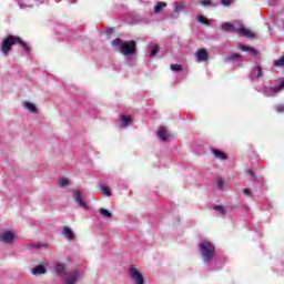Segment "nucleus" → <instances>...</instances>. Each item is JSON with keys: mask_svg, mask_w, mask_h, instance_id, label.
Instances as JSON below:
<instances>
[{"mask_svg": "<svg viewBox=\"0 0 284 284\" xmlns=\"http://www.w3.org/2000/svg\"><path fill=\"white\" fill-rule=\"evenodd\" d=\"M24 108L26 110H28L31 113H36L37 112V105H34V103L31 102H24Z\"/></svg>", "mask_w": 284, "mask_h": 284, "instance_id": "6ab92c4d", "label": "nucleus"}, {"mask_svg": "<svg viewBox=\"0 0 284 284\" xmlns=\"http://www.w3.org/2000/svg\"><path fill=\"white\" fill-rule=\"evenodd\" d=\"M156 54H159V47L158 45H155L151 49L150 57H156Z\"/></svg>", "mask_w": 284, "mask_h": 284, "instance_id": "7c9ffc66", "label": "nucleus"}, {"mask_svg": "<svg viewBox=\"0 0 284 284\" xmlns=\"http://www.w3.org/2000/svg\"><path fill=\"white\" fill-rule=\"evenodd\" d=\"M54 272L57 276H63V274H65V265L61 263H57L54 267Z\"/></svg>", "mask_w": 284, "mask_h": 284, "instance_id": "dca6fc26", "label": "nucleus"}, {"mask_svg": "<svg viewBox=\"0 0 284 284\" xmlns=\"http://www.w3.org/2000/svg\"><path fill=\"white\" fill-rule=\"evenodd\" d=\"M199 250L204 263H210L212 258H214V252H216V247L214 244H212V242L203 241L199 245Z\"/></svg>", "mask_w": 284, "mask_h": 284, "instance_id": "7ed1b4c3", "label": "nucleus"}, {"mask_svg": "<svg viewBox=\"0 0 284 284\" xmlns=\"http://www.w3.org/2000/svg\"><path fill=\"white\" fill-rule=\"evenodd\" d=\"M83 278V270L75 268L64 274L63 284H77Z\"/></svg>", "mask_w": 284, "mask_h": 284, "instance_id": "20e7f679", "label": "nucleus"}, {"mask_svg": "<svg viewBox=\"0 0 284 284\" xmlns=\"http://www.w3.org/2000/svg\"><path fill=\"white\" fill-rule=\"evenodd\" d=\"M99 213L101 214V216H103V219H112V213L106 209H100Z\"/></svg>", "mask_w": 284, "mask_h": 284, "instance_id": "4be33fe9", "label": "nucleus"}, {"mask_svg": "<svg viewBox=\"0 0 284 284\" xmlns=\"http://www.w3.org/2000/svg\"><path fill=\"white\" fill-rule=\"evenodd\" d=\"M112 45L114 48H121V45H123V40H121L120 38H116L112 41Z\"/></svg>", "mask_w": 284, "mask_h": 284, "instance_id": "bb28decb", "label": "nucleus"}, {"mask_svg": "<svg viewBox=\"0 0 284 284\" xmlns=\"http://www.w3.org/2000/svg\"><path fill=\"white\" fill-rule=\"evenodd\" d=\"M247 174H250V176H254V172L252 170H248Z\"/></svg>", "mask_w": 284, "mask_h": 284, "instance_id": "4c0bfd02", "label": "nucleus"}, {"mask_svg": "<svg viewBox=\"0 0 284 284\" xmlns=\"http://www.w3.org/2000/svg\"><path fill=\"white\" fill-rule=\"evenodd\" d=\"M128 125H132V118L129 115H122L121 121H120V128L125 130V128H128Z\"/></svg>", "mask_w": 284, "mask_h": 284, "instance_id": "4468645a", "label": "nucleus"}, {"mask_svg": "<svg viewBox=\"0 0 284 284\" xmlns=\"http://www.w3.org/2000/svg\"><path fill=\"white\" fill-rule=\"evenodd\" d=\"M120 52L124 57H132L136 52V42L134 40L123 42Z\"/></svg>", "mask_w": 284, "mask_h": 284, "instance_id": "39448f33", "label": "nucleus"}, {"mask_svg": "<svg viewBox=\"0 0 284 284\" xmlns=\"http://www.w3.org/2000/svg\"><path fill=\"white\" fill-rule=\"evenodd\" d=\"M181 10H183V4H181L180 2H175L174 12H181Z\"/></svg>", "mask_w": 284, "mask_h": 284, "instance_id": "c756f323", "label": "nucleus"}, {"mask_svg": "<svg viewBox=\"0 0 284 284\" xmlns=\"http://www.w3.org/2000/svg\"><path fill=\"white\" fill-rule=\"evenodd\" d=\"M158 138L160 141H168L170 139V133L168 132V129L165 126H161L158 130Z\"/></svg>", "mask_w": 284, "mask_h": 284, "instance_id": "f8f14e48", "label": "nucleus"}, {"mask_svg": "<svg viewBox=\"0 0 284 284\" xmlns=\"http://www.w3.org/2000/svg\"><path fill=\"white\" fill-rule=\"evenodd\" d=\"M20 10H26V8H32V4L24 6L21 0L18 1Z\"/></svg>", "mask_w": 284, "mask_h": 284, "instance_id": "2f4dec72", "label": "nucleus"}, {"mask_svg": "<svg viewBox=\"0 0 284 284\" xmlns=\"http://www.w3.org/2000/svg\"><path fill=\"white\" fill-rule=\"evenodd\" d=\"M213 210H215L216 213L220 214V216H225L226 212H225V207L221 206V205H215L213 207Z\"/></svg>", "mask_w": 284, "mask_h": 284, "instance_id": "5701e85b", "label": "nucleus"}, {"mask_svg": "<svg viewBox=\"0 0 284 284\" xmlns=\"http://www.w3.org/2000/svg\"><path fill=\"white\" fill-rule=\"evenodd\" d=\"M171 70L173 72H181V70H183V67L181 64H171Z\"/></svg>", "mask_w": 284, "mask_h": 284, "instance_id": "cd10ccee", "label": "nucleus"}, {"mask_svg": "<svg viewBox=\"0 0 284 284\" xmlns=\"http://www.w3.org/2000/svg\"><path fill=\"white\" fill-rule=\"evenodd\" d=\"M163 8H168V3L163 1L158 2L154 7V13L159 14L160 12H162Z\"/></svg>", "mask_w": 284, "mask_h": 284, "instance_id": "a211bd4d", "label": "nucleus"}, {"mask_svg": "<svg viewBox=\"0 0 284 284\" xmlns=\"http://www.w3.org/2000/svg\"><path fill=\"white\" fill-rule=\"evenodd\" d=\"M199 23H202L203 26H212V22L210 19L205 18L204 16H197Z\"/></svg>", "mask_w": 284, "mask_h": 284, "instance_id": "aec40b11", "label": "nucleus"}, {"mask_svg": "<svg viewBox=\"0 0 284 284\" xmlns=\"http://www.w3.org/2000/svg\"><path fill=\"white\" fill-rule=\"evenodd\" d=\"M59 185L60 187H68V185H70V180L62 178L59 180Z\"/></svg>", "mask_w": 284, "mask_h": 284, "instance_id": "a878e982", "label": "nucleus"}, {"mask_svg": "<svg viewBox=\"0 0 284 284\" xmlns=\"http://www.w3.org/2000/svg\"><path fill=\"white\" fill-rule=\"evenodd\" d=\"M284 89V79L280 81L278 87H266L264 88V94L266 97H276L278 92H281Z\"/></svg>", "mask_w": 284, "mask_h": 284, "instance_id": "0eeeda50", "label": "nucleus"}, {"mask_svg": "<svg viewBox=\"0 0 284 284\" xmlns=\"http://www.w3.org/2000/svg\"><path fill=\"white\" fill-rule=\"evenodd\" d=\"M200 6L207 8V6H212V1L211 0H200Z\"/></svg>", "mask_w": 284, "mask_h": 284, "instance_id": "c85d7f7f", "label": "nucleus"}, {"mask_svg": "<svg viewBox=\"0 0 284 284\" xmlns=\"http://www.w3.org/2000/svg\"><path fill=\"white\" fill-rule=\"evenodd\" d=\"M195 59L199 63H205V61L210 59V54L207 53V50L201 48L195 52Z\"/></svg>", "mask_w": 284, "mask_h": 284, "instance_id": "9b49d317", "label": "nucleus"}, {"mask_svg": "<svg viewBox=\"0 0 284 284\" xmlns=\"http://www.w3.org/2000/svg\"><path fill=\"white\" fill-rule=\"evenodd\" d=\"M29 247H34L36 250H39V247H41V244L40 243L30 244Z\"/></svg>", "mask_w": 284, "mask_h": 284, "instance_id": "c9c22d12", "label": "nucleus"}, {"mask_svg": "<svg viewBox=\"0 0 284 284\" xmlns=\"http://www.w3.org/2000/svg\"><path fill=\"white\" fill-rule=\"evenodd\" d=\"M103 196H112V191L108 186H100Z\"/></svg>", "mask_w": 284, "mask_h": 284, "instance_id": "b1692460", "label": "nucleus"}, {"mask_svg": "<svg viewBox=\"0 0 284 284\" xmlns=\"http://www.w3.org/2000/svg\"><path fill=\"white\" fill-rule=\"evenodd\" d=\"M62 235L67 241H74V232H72V229L64 226L62 230Z\"/></svg>", "mask_w": 284, "mask_h": 284, "instance_id": "ddd939ff", "label": "nucleus"}, {"mask_svg": "<svg viewBox=\"0 0 284 284\" xmlns=\"http://www.w3.org/2000/svg\"><path fill=\"white\" fill-rule=\"evenodd\" d=\"M17 43H20V45H22L23 50L27 53L30 52V50H31L30 47H28V44L26 42H23V40H21V38L14 37V36H9L3 40L2 47H1V52L4 54V57H8V53L10 52V50H12L13 45H17Z\"/></svg>", "mask_w": 284, "mask_h": 284, "instance_id": "f257e3e1", "label": "nucleus"}, {"mask_svg": "<svg viewBox=\"0 0 284 284\" xmlns=\"http://www.w3.org/2000/svg\"><path fill=\"white\" fill-rule=\"evenodd\" d=\"M276 112L281 113L284 112V104H280L275 106Z\"/></svg>", "mask_w": 284, "mask_h": 284, "instance_id": "72a5a7b5", "label": "nucleus"}, {"mask_svg": "<svg viewBox=\"0 0 284 284\" xmlns=\"http://www.w3.org/2000/svg\"><path fill=\"white\" fill-rule=\"evenodd\" d=\"M255 70H256V75H254L253 73H250L248 74V78L251 80H254V79H261V77H263V68H261V65H256L255 67Z\"/></svg>", "mask_w": 284, "mask_h": 284, "instance_id": "f3484780", "label": "nucleus"}, {"mask_svg": "<svg viewBox=\"0 0 284 284\" xmlns=\"http://www.w3.org/2000/svg\"><path fill=\"white\" fill-rule=\"evenodd\" d=\"M45 272H48V270L43 265H37L36 267H33L31 270V274H33V276H39L41 274H45Z\"/></svg>", "mask_w": 284, "mask_h": 284, "instance_id": "2eb2a0df", "label": "nucleus"}, {"mask_svg": "<svg viewBox=\"0 0 284 284\" xmlns=\"http://www.w3.org/2000/svg\"><path fill=\"white\" fill-rule=\"evenodd\" d=\"M239 59H241L240 53H233V54L226 57V61H239Z\"/></svg>", "mask_w": 284, "mask_h": 284, "instance_id": "393cba45", "label": "nucleus"}, {"mask_svg": "<svg viewBox=\"0 0 284 284\" xmlns=\"http://www.w3.org/2000/svg\"><path fill=\"white\" fill-rule=\"evenodd\" d=\"M129 274L135 284H145V277H143V274H141L136 267H131Z\"/></svg>", "mask_w": 284, "mask_h": 284, "instance_id": "6e6552de", "label": "nucleus"}, {"mask_svg": "<svg viewBox=\"0 0 284 284\" xmlns=\"http://www.w3.org/2000/svg\"><path fill=\"white\" fill-rule=\"evenodd\" d=\"M239 49L242 50V52H247L251 57H254L255 59H261V52L253 47L240 44Z\"/></svg>", "mask_w": 284, "mask_h": 284, "instance_id": "1a4fd4ad", "label": "nucleus"}, {"mask_svg": "<svg viewBox=\"0 0 284 284\" xmlns=\"http://www.w3.org/2000/svg\"><path fill=\"white\" fill-rule=\"evenodd\" d=\"M243 192H244V194H245L246 196H251V194H252V192L250 191V189H244Z\"/></svg>", "mask_w": 284, "mask_h": 284, "instance_id": "e433bc0d", "label": "nucleus"}, {"mask_svg": "<svg viewBox=\"0 0 284 284\" xmlns=\"http://www.w3.org/2000/svg\"><path fill=\"white\" fill-rule=\"evenodd\" d=\"M221 29L224 32H235L236 34H240V37H246V39H254V32L244 28L241 23L232 24L230 22H225L221 26Z\"/></svg>", "mask_w": 284, "mask_h": 284, "instance_id": "f03ea898", "label": "nucleus"}, {"mask_svg": "<svg viewBox=\"0 0 284 284\" xmlns=\"http://www.w3.org/2000/svg\"><path fill=\"white\" fill-rule=\"evenodd\" d=\"M225 185V182L222 180V179H220L219 181H217V190H223V186Z\"/></svg>", "mask_w": 284, "mask_h": 284, "instance_id": "473e14b6", "label": "nucleus"}, {"mask_svg": "<svg viewBox=\"0 0 284 284\" xmlns=\"http://www.w3.org/2000/svg\"><path fill=\"white\" fill-rule=\"evenodd\" d=\"M73 200L79 205V207H83V210H89L90 206L85 203V201H83V194L81 193V191H75L73 193Z\"/></svg>", "mask_w": 284, "mask_h": 284, "instance_id": "9d476101", "label": "nucleus"}, {"mask_svg": "<svg viewBox=\"0 0 284 284\" xmlns=\"http://www.w3.org/2000/svg\"><path fill=\"white\" fill-rule=\"evenodd\" d=\"M213 154L215 159H219L220 161H225V153H223V151L213 150Z\"/></svg>", "mask_w": 284, "mask_h": 284, "instance_id": "412c9836", "label": "nucleus"}, {"mask_svg": "<svg viewBox=\"0 0 284 284\" xmlns=\"http://www.w3.org/2000/svg\"><path fill=\"white\" fill-rule=\"evenodd\" d=\"M222 6H231L232 0H221Z\"/></svg>", "mask_w": 284, "mask_h": 284, "instance_id": "f704fd0d", "label": "nucleus"}, {"mask_svg": "<svg viewBox=\"0 0 284 284\" xmlns=\"http://www.w3.org/2000/svg\"><path fill=\"white\" fill-rule=\"evenodd\" d=\"M18 239L17 234L10 230L2 231L0 234V242L4 243V245H12Z\"/></svg>", "mask_w": 284, "mask_h": 284, "instance_id": "423d86ee", "label": "nucleus"}]
</instances>
